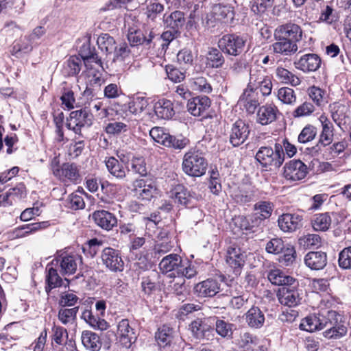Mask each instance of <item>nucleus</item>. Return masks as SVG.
<instances>
[{"instance_id":"1","label":"nucleus","mask_w":351,"mask_h":351,"mask_svg":"<svg viewBox=\"0 0 351 351\" xmlns=\"http://www.w3.org/2000/svg\"><path fill=\"white\" fill-rule=\"evenodd\" d=\"M160 270L162 273L172 271L170 275L184 276L186 278H191L197 274L193 265L189 262L183 263L181 257L176 254H170L165 256L159 263Z\"/></svg>"},{"instance_id":"2","label":"nucleus","mask_w":351,"mask_h":351,"mask_svg":"<svg viewBox=\"0 0 351 351\" xmlns=\"http://www.w3.org/2000/svg\"><path fill=\"white\" fill-rule=\"evenodd\" d=\"M256 160L263 167L279 168L284 162L285 154L280 143H275L274 147L263 146L256 154Z\"/></svg>"},{"instance_id":"3","label":"nucleus","mask_w":351,"mask_h":351,"mask_svg":"<svg viewBox=\"0 0 351 351\" xmlns=\"http://www.w3.org/2000/svg\"><path fill=\"white\" fill-rule=\"evenodd\" d=\"M207 161L199 150L191 149L184 156L182 169L184 172L193 177H199L206 173Z\"/></svg>"},{"instance_id":"4","label":"nucleus","mask_w":351,"mask_h":351,"mask_svg":"<svg viewBox=\"0 0 351 351\" xmlns=\"http://www.w3.org/2000/svg\"><path fill=\"white\" fill-rule=\"evenodd\" d=\"M246 40L234 34L223 35L218 41L220 50L226 55L238 56L244 51Z\"/></svg>"},{"instance_id":"5","label":"nucleus","mask_w":351,"mask_h":351,"mask_svg":"<svg viewBox=\"0 0 351 351\" xmlns=\"http://www.w3.org/2000/svg\"><path fill=\"white\" fill-rule=\"evenodd\" d=\"M93 123V115L90 110L85 108L72 111L66 120V128L75 134L82 136V129L89 127Z\"/></svg>"},{"instance_id":"6","label":"nucleus","mask_w":351,"mask_h":351,"mask_svg":"<svg viewBox=\"0 0 351 351\" xmlns=\"http://www.w3.org/2000/svg\"><path fill=\"white\" fill-rule=\"evenodd\" d=\"M53 261L59 267L62 275H72L82 263V258L77 254L63 252L59 253Z\"/></svg>"},{"instance_id":"7","label":"nucleus","mask_w":351,"mask_h":351,"mask_svg":"<svg viewBox=\"0 0 351 351\" xmlns=\"http://www.w3.org/2000/svg\"><path fill=\"white\" fill-rule=\"evenodd\" d=\"M321 123L322 130L318 136L317 144L313 147V149L318 152L322 147H326L330 145L335 138V128L332 123L326 115L322 114L319 117Z\"/></svg>"},{"instance_id":"8","label":"nucleus","mask_w":351,"mask_h":351,"mask_svg":"<svg viewBox=\"0 0 351 351\" xmlns=\"http://www.w3.org/2000/svg\"><path fill=\"white\" fill-rule=\"evenodd\" d=\"M248 85L250 88L260 92L264 96L270 95L272 89L271 79L265 75L263 70H253L250 71Z\"/></svg>"},{"instance_id":"9","label":"nucleus","mask_w":351,"mask_h":351,"mask_svg":"<svg viewBox=\"0 0 351 351\" xmlns=\"http://www.w3.org/2000/svg\"><path fill=\"white\" fill-rule=\"evenodd\" d=\"M101 259L103 265L111 271H122L124 269V262L117 250L105 247L101 252Z\"/></svg>"},{"instance_id":"10","label":"nucleus","mask_w":351,"mask_h":351,"mask_svg":"<svg viewBox=\"0 0 351 351\" xmlns=\"http://www.w3.org/2000/svg\"><path fill=\"white\" fill-rule=\"evenodd\" d=\"M274 38L279 40L286 39L297 44L302 40V30L298 25L288 23L278 26L275 29Z\"/></svg>"},{"instance_id":"11","label":"nucleus","mask_w":351,"mask_h":351,"mask_svg":"<svg viewBox=\"0 0 351 351\" xmlns=\"http://www.w3.org/2000/svg\"><path fill=\"white\" fill-rule=\"evenodd\" d=\"M53 175L60 180L73 183H77L80 180L79 168L75 163L66 162L61 167L54 165L52 168Z\"/></svg>"},{"instance_id":"12","label":"nucleus","mask_w":351,"mask_h":351,"mask_svg":"<svg viewBox=\"0 0 351 351\" xmlns=\"http://www.w3.org/2000/svg\"><path fill=\"white\" fill-rule=\"evenodd\" d=\"M237 105L248 114H254L260 105L258 92L250 88L247 84L240 95Z\"/></svg>"},{"instance_id":"13","label":"nucleus","mask_w":351,"mask_h":351,"mask_svg":"<svg viewBox=\"0 0 351 351\" xmlns=\"http://www.w3.org/2000/svg\"><path fill=\"white\" fill-rule=\"evenodd\" d=\"M116 337L119 343L126 348H130L137 338L134 329L126 319H123L119 322Z\"/></svg>"},{"instance_id":"14","label":"nucleus","mask_w":351,"mask_h":351,"mask_svg":"<svg viewBox=\"0 0 351 351\" xmlns=\"http://www.w3.org/2000/svg\"><path fill=\"white\" fill-rule=\"evenodd\" d=\"M307 167L300 160H292L286 163L284 167V176L287 180L298 181L305 178Z\"/></svg>"},{"instance_id":"15","label":"nucleus","mask_w":351,"mask_h":351,"mask_svg":"<svg viewBox=\"0 0 351 351\" xmlns=\"http://www.w3.org/2000/svg\"><path fill=\"white\" fill-rule=\"evenodd\" d=\"M321 64L320 57L315 53L302 55L293 62L295 67L304 73L316 71L321 66Z\"/></svg>"},{"instance_id":"16","label":"nucleus","mask_w":351,"mask_h":351,"mask_svg":"<svg viewBox=\"0 0 351 351\" xmlns=\"http://www.w3.org/2000/svg\"><path fill=\"white\" fill-rule=\"evenodd\" d=\"M134 195L138 199L150 200L156 193V186L151 180H136L133 184Z\"/></svg>"},{"instance_id":"17","label":"nucleus","mask_w":351,"mask_h":351,"mask_svg":"<svg viewBox=\"0 0 351 351\" xmlns=\"http://www.w3.org/2000/svg\"><path fill=\"white\" fill-rule=\"evenodd\" d=\"M250 127L241 120L237 121L232 125L230 142L234 147L243 144L248 138L250 134Z\"/></svg>"},{"instance_id":"18","label":"nucleus","mask_w":351,"mask_h":351,"mask_svg":"<svg viewBox=\"0 0 351 351\" xmlns=\"http://www.w3.org/2000/svg\"><path fill=\"white\" fill-rule=\"evenodd\" d=\"M277 296L282 305L292 307L300 304L301 298L298 291V287L288 286L278 289Z\"/></svg>"},{"instance_id":"19","label":"nucleus","mask_w":351,"mask_h":351,"mask_svg":"<svg viewBox=\"0 0 351 351\" xmlns=\"http://www.w3.org/2000/svg\"><path fill=\"white\" fill-rule=\"evenodd\" d=\"M267 278L275 285L290 287H298V281L289 275H287L279 269H271L267 274Z\"/></svg>"},{"instance_id":"20","label":"nucleus","mask_w":351,"mask_h":351,"mask_svg":"<svg viewBox=\"0 0 351 351\" xmlns=\"http://www.w3.org/2000/svg\"><path fill=\"white\" fill-rule=\"evenodd\" d=\"M226 263L232 269L233 273L236 276L240 275L245 263V256L241 249L230 247L227 251Z\"/></svg>"},{"instance_id":"21","label":"nucleus","mask_w":351,"mask_h":351,"mask_svg":"<svg viewBox=\"0 0 351 351\" xmlns=\"http://www.w3.org/2000/svg\"><path fill=\"white\" fill-rule=\"evenodd\" d=\"M337 214L335 213H324L316 214L312 219L313 228L316 231H326L332 224H338Z\"/></svg>"},{"instance_id":"22","label":"nucleus","mask_w":351,"mask_h":351,"mask_svg":"<svg viewBox=\"0 0 351 351\" xmlns=\"http://www.w3.org/2000/svg\"><path fill=\"white\" fill-rule=\"evenodd\" d=\"M155 36L152 30L149 32L147 36L140 30L132 27L128 29L127 38L132 47L144 45L147 48H150Z\"/></svg>"},{"instance_id":"23","label":"nucleus","mask_w":351,"mask_h":351,"mask_svg":"<svg viewBox=\"0 0 351 351\" xmlns=\"http://www.w3.org/2000/svg\"><path fill=\"white\" fill-rule=\"evenodd\" d=\"M302 217L298 214H283L279 217L278 226L283 232H291L302 226Z\"/></svg>"},{"instance_id":"24","label":"nucleus","mask_w":351,"mask_h":351,"mask_svg":"<svg viewBox=\"0 0 351 351\" xmlns=\"http://www.w3.org/2000/svg\"><path fill=\"white\" fill-rule=\"evenodd\" d=\"M26 195L25 184L19 183L15 187L9 189L5 193L0 195V204L4 206L12 205L14 202L25 197Z\"/></svg>"},{"instance_id":"25","label":"nucleus","mask_w":351,"mask_h":351,"mask_svg":"<svg viewBox=\"0 0 351 351\" xmlns=\"http://www.w3.org/2000/svg\"><path fill=\"white\" fill-rule=\"evenodd\" d=\"M210 106V99L207 96H199L189 99L188 111L195 117L204 116Z\"/></svg>"},{"instance_id":"26","label":"nucleus","mask_w":351,"mask_h":351,"mask_svg":"<svg viewBox=\"0 0 351 351\" xmlns=\"http://www.w3.org/2000/svg\"><path fill=\"white\" fill-rule=\"evenodd\" d=\"M278 110L273 104H265L261 106L256 114V122L262 125H267L277 119Z\"/></svg>"},{"instance_id":"27","label":"nucleus","mask_w":351,"mask_h":351,"mask_svg":"<svg viewBox=\"0 0 351 351\" xmlns=\"http://www.w3.org/2000/svg\"><path fill=\"white\" fill-rule=\"evenodd\" d=\"M95 223L106 230H112L117 223L116 217L111 213L101 210L95 211L93 215Z\"/></svg>"},{"instance_id":"28","label":"nucleus","mask_w":351,"mask_h":351,"mask_svg":"<svg viewBox=\"0 0 351 351\" xmlns=\"http://www.w3.org/2000/svg\"><path fill=\"white\" fill-rule=\"evenodd\" d=\"M306 265L311 269H322L327 264V256L325 252H309L304 257Z\"/></svg>"},{"instance_id":"29","label":"nucleus","mask_w":351,"mask_h":351,"mask_svg":"<svg viewBox=\"0 0 351 351\" xmlns=\"http://www.w3.org/2000/svg\"><path fill=\"white\" fill-rule=\"evenodd\" d=\"M108 171L118 180H123L126 178L127 169L122 163L113 156L106 157L104 160Z\"/></svg>"},{"instance_id":"30","label":"nucleus","mask_w":351,"mask_h":351,"mask_svg":"<svg viewBox=\"0 0 351 351\" xmlns=\"http://www.w3.org/2000/svg\"><path fill=\"white\" fill-rule=\"evenodd\" d=\"M162 19L165 27L179 32L184 25L186 21L184 12L179 10L174 11L170 14L165 13L163 15Z\"/></svg>"},{"instance_id":"31","label":"nucleus","mask_w":351,"mask_h":351,"mask_svg":"<svg viewBox=\"0 0 351 351\" xmlns=\"http://www.w3.org/2000/svg\"><path fill=\"white\" fill-rule=\"evenodd\" d=\"M195 291L202 297H213L218 293L219 284L217 280L207 279L195 287Z\"/></svg>"},{"instance_id":"32","label":"nucleus","mask_w":351,"mask_h":351,"mask_svg":"<svg viewBox=\"0 0 351 351\" xmlns=\"http://www.w3.org/2000/svg\"><path fill=\"white\" fill-rule=\"evenodd\" d=\"M276 42L270 46L274 53L280 54L283 56H290L298 51L297 44L287 40L286 39L279 40L275 38Z\"/></svg>"},{"instance_id":"33","label":"nucleus","mask_w":351,"mask_h":351,"mask_svg":"<svg viewBox=\"0 0 351 351\" xmlns=\"http://www.w3.org/2000/svg\"><path fill=\"white\" fill-rule=\"evenodd\" d=\"M156 115L162 119H169L175 114L173 103L168 99L158 100L154 105Z\"/></svg>"},{"instance_id":"34","label":"nucleus","mask_w":351,"mask_h":351,"mask_svg":"<svg viewBox=\"0 0 351 351\" xmlns=\"http://www.w3.org/2000/svg\"><path fill=\"white\" fill-rule=\"evenodd\" d=\"M83 346L88 350L99 351L101 348L99 336L90 330H84L81 335Z\"/></svg>"},{"instance_id":"35","label":"nucleus","mask_w":351,"mask_h":351,"mask_svg":"<svg viewBox=\"0 0 351 351\" xmlns=\"http://www.w3.org/2000/svg\"><path fill=\"white\" fill-rule=\"evenodd\" d=\"M53 261L48 264L46 267V291L49 292L53 288L59 287L62 285L63 281L62 278L58 274V271L53 267Z\"/></svg>"},{"instance_id":"36","label":"nucleus","mask_w":351,"mask_h":351,"mask_svg":"<svg viewBox=\"0 0 351 351\" xmlns=\"http://www.w3.org/2000/svg\"><path fill=\"white\" fill-rule=\"evenodd\" d=\"M276 76L281 83L292 86H297L301 83V80L298 75L282 66L276 68Z\"/></svg>"},{"instance_id":"37","label":"nucleus","mask_w":351,"mask_h":351,"mask_svg":"<svg viewBox=\"0 0 351 351\" xmlns=\"http://www.w3.org/2000/svg\"><path fill=\"white\" fill-rule=\"evenodd\" d=\"M82 317L94 328L105 330L109 327L108 323L104 319L98 317L97 315H94L91 309L86 308L83 311Z\"/></svg>"},{"instance_id":"38","label":"nucleus","mask_w":351,"mask_h":351,"mask_svg":"<svg viewBox=\"0 0 351 351\" xmlns=\"http://www.w3.org/2000/svg\"><path fill=\"white\" fill-rule=\"evenodd\" d=\"M300 327L302 330L312 332L326 328L327 322H323L321 318L316 316H308L302 321Z\"/></svg>"},{"instance_id":"39","label":"nucleus","mask_w":351,"mask_h":351,"mask_svg":"<svg viewBox=\"0 0 351 351\" xmlns=\"http://www.w3.org/2000/svg\"><path fill=\"white\" fill-rule=\"evenodd\" d=\"M213 14L217 21L232 20L234 18L233 8L229 5L217 4L213 7Z\"/></svg>"},{"instance_id":"40","label":"nucleus","mask_w":351,"mask_h":351,"mask_svg":"<svg viewBox=\"0 0 351 351\" xmlns=\"http://www.w3.org/2000/svg\"><path fill=\"white\" fill-rule=\"evenodd\" d=\"M99 48L106 53L111 54L116 49V41L108 34H101L97 40Z\"/></svg>"},{"instance_id":"41","label":"nucleus","mask_w":351,"mask_h":351,"mask_svg":"<svg viewBox=\"0 0 351 351\" xmlns=\"http://www.w3.org/2000/svg\"><path fill=\"white\" fill-rule=\"evenodd\" d=\"M190 329L196 339H208V336L210 332V327L204 324L202 319H197L192 322L190 324Z\"/></svg>"},{"instance_id":"42","label":"nucleus","mask_w":351,"mask_h":351,"mask_svg":"<svg viewBox=\"0 0 351 351\" xmlns=\"http://www.w3.org/2000/svg\"><path fill=\"white\" fill-rule=\"evenodd\" d=\"M171 196L174 198L175 202L186 206L191 204V195L182 185H178L171 191Z\"/></svg>"},{"instance_id":"43","label":"nucleus","mask_w":351,"mask_h":351,"mask_svg":"<svg viewBox=\"0 0 351 351\" xmlns=\"http://www.w3.org/2000/svg\"><path fill=\"white\" fill-rule=\"evenodd\" d=\"M148 106V99L143 96L136 95L132 97L128 104L129 111L134 114H139Z\"/></svg>"},{"instance_id":"44","label":"nucleus","mask_w":351,"mask_h":351,"mask_svg":"<svg viewBox=\"0 0 351 351\" xmlns=\"http://www.w3.org/2000/svg\"><path fill=\"white\" fill-rule=\"evenodd\" d=\"M265 321L264 315L260 308H250L246 313V322L252 328H260Z\"/></svg>"},{"instance_id":"45","label":"nucleus","mask_w":351,"mask_h":351,"mask_svg":"<svg viewBox=\"0 0 351 351\" xmlns=\"http://www.w3.org/2000/svg\"><path fill=\"white\" fill-rule=\"evenodd\" d=\"M155 338L160 347H165L169 345L173 339V329L164 325L158 328Z\"/></svg>"},{"instance_id":"46","label":"nucleus","mask_w":351,"mask_h":351,"mask_svg":"<svg viewBox=\"0 0 351 351\" xmlns=\"http://www.w3.org/2000/svg\"><path fill=\"white\" fill-rule=\"evenodd\" d=\"M82 60L77 56H71L64 64V73L66 75H75L81 70Z\"/></svg>"},{"instance_id":"47","label":"nucleus","mask_w":351,"mask_h":351,"mask_svg":"<svg viewBox=\"0 0 351 351\" xmlns=\"http://www.w3.org/2000/svg\"><path fill=\"white\" fill-rule=\"evenodd\" d=\"M222 51L217 48H210L207 54V60L210 62V66L214 69H219L223 66L225 62V58Z\"/></svg>"},{"instance_id":"48","label":"nucleus","mask_w":351,"mask_h":351,"mask_svg":"<svg viewBox=\"0 0 351 351\" xmlns=\"http://www.w3.org/2000/svg\"><path fill=\"white\" fill-rule=\"evenodd\" d=\"M328 328L324 332V336L327 339H338L344 337L347 333V327L343 324L328 326Z\"/></svg>"},{"instance_id":"49","label":"nucleus","mask_w":351,"mask_h":351,"mask_svg":"<svg viewBox=\"0 0 351 351\" xmlns=\"http://www.w3.org/2000/svg\"><path fill=\"white\" fill-rule=\"evenodd\" d=\"M273 204L270 202L260 201L254 205V213L257 214L263 221L271 216Z\"/></svg>"},{"instance_id":"50","label":"nucleus","mask_w":351,"mask_h":351,"mask_svg":"<svg viewBox=\"0 0 351 351\" xmlns=\"http://www.w3.org/2000/svg\"><path fill=\"white\" fill-rule=\"evenodd\" d=\"M190 86L193 90L209 93L212 91L210 84L206 77L197 76L189 80Z\"/></svg>"},{"instance_id":"51","label":"nucleus","mask_w":351,"mask_h":351,"mask_svg":"<svg viewBox=\"0 0 351 351\" xmlns=\"http://www.w3.org/2000/svg\"><path fill=\"white\" fill-rule=\"evenodd\" d=\"M33 41L29 36H25L19 41L15 43L12 47V53L13 55L19 57L20 53H27L32 51Z\"/></svg>"},{"instance_id":"52","label":"nucleus","mask_w":351,"mask_h":351,"mask_svg":"<svg viewBox=\"0 0 351 351\" xmlns=\"http://www.w3.org/2000/svg\"><path fill=\"white\" fill-rule=\"evenodd\" d=\"M189 143V139L182 136H176L167 134V138L164 143V146L175 149H182Z\"/></svg>"},{"instance_id":"53","label":"nucleus","mask_w":351,"mask_h":351,"mask_svg":"<svg viewBox=\"0 0 351 351\" xmlns=\"http://www.w3.org/2000/svg\"><path fill=\"white\" fill-rule=\"evenodd\" d=\"M345 109V106L339 103H333L330 105L332 119L339 127L346 118Z\"/></svg>"},{"instance_id":"54","label":"nucleus","mask_w":351,"mask_h":351,"mask_svg":"<svg viewBox=\"0 0 351 351\" xmlns=\"http://www.w3.org/2000/svg\"><path fill=\"white\" fill-rule=\"evenodd\" d=\"M317 134V128L313 125H306L298 135V141L300 143H307L314 140Z\"/></svg>"},{"instance_id":"55","label":"nucleus","mask_w":351,"mask_h":351,"mask_svg":"<svg viewBox=\"0 0 351 351\" xmlns=\"http://www.w3.org/2000/svg\"><path fill=\"white\" fill-rule=\"evenodd\" d=\"M65 206L73 210L83 209L85 202L82 195L77 192L73 193L65 200Z\"/></svg>"},{"instance_id":"56","label":"nucleus","mask_w":351,"mask_h":351,"mask_svg":"<svg viewBox=\"0 0 351 351\" xmlns=\"http://www.w3.org/2000/svg\"><path fill=\"white\" fill-rule=\"evenodd\" d=\"M165 71L168 78L175 83L181 82L186 77L185 71H181L172 64L166 65Z\"/></svg>"},{"instance_id":"57","label":"nucleus","mask_w":351,"mask_h":351,"mask_svg":"<svg viewBox=\"0 0 351 351\" xmlns=\"http://www.w3.org/2000/svg\"><path fill=\"white\" fill-rule=\"evenodd\" d=\"M277 96L279 100L286 104H293L296 101L294 90L289 87L280 88L278 91Z\"/></svg>"},{"instance_id":"58","label":"nucleus","mask_w":351,"mask_h":351,"mask_svg":"<svg viewBox=\"0 0 351 351\" xmlns=\"http://www.w3.org/2000/svg\"><path fill=\"white\" fill-rule=\"evenodd\" d=\"M51 332V339L56 343L62 345L66 342L68 338L66 329L60 326L54 325L52 328Z\"/></svg>"},{"instance_id":"59","label":"nucleus","mask_w":351,"mask_h":351,"mask_svg":"<svg viewBox=\"0 0 351 351\" xmlns=\"http://www.w3.org/2000/svg\"><path fill=\"white\" fill-rule=\"evenodd\" d=\"M282 252L283 254L279 258L280 263L286 266L292 265L296 257V252L293 246L287 245Z\"/></svg>"},{"instance_id":"60","label":"nucleus","mask_w":351,"mask_h":351,"mask_svg":"<svg viewBox=\"0 0 351 351\" xmlns=\"http://www.w3.org/2000/svg\"><path fill=\"white\" fill-rule=\"evenodd\" d=\"M128 130L129 127L127 124L119 121L109 123L105 127L106 132L112 135H119L127 132Z\"/></svg>"},{"instance_id":"61","label":"nucleus","mask_w":351,"mask_h":351,"mask_svg":"<svg viewBox=\"0 0 351 351\" xmlns=\"http://www.w3.org/2000/svg\"><path fill=\"white\" fill-rule=\"evenodd\" d=\"M308 94L313 102L319 107L325 104L324 91L319 87L313 86L308 89Z\"/></svg>"},{"instance_id":"62","label":"nucleus","mask_w":351,"mask_h":351,"mask_svg":"<svg viewBox=\"0 0 351 351\" xmlns=\"http://www.w3.org/2000/svg\"><path fill=\"white\" fill-rule=\"evenodd\" d=\"M285 246L281 239L275 238L267 243L265 249L268 253L278 254L283 251Z\"/></svg>"},{"instance_id":"63","label":"nucleus","mask_w":351,"mask_h":351,"mask_svg":"<svg viewBox=\"0 0 351 351\" xmlns=\"http://www.w3.org/2000/svg\"><path fill=\"white\" fill-rule=\"evenodd\" d=\"M315 110V106L311 102L305 101L295 109L293 116L294 117H307L311 115Z\"/></svg>"},{"instance_id":"64","label":"nucleus","mask_w":351,"mask_h":351,"mask_svg":"<svg viewBox=\"0 0 351 351\" xmlns=\"http://www.w3.org/2000/svg\"><path fill=\"white\" fill-rule=\"evenodd\" d=\"M339 265L343 269H351V247L344 248L339 253Z\"/></svg>"}]
</instances>
